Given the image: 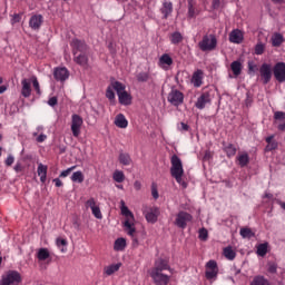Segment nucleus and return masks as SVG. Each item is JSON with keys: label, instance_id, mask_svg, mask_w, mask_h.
<instances>
[{"label": "nucleus", "instance_id": "f257e3e1", "mask_svg": "<svg viewBox=\"0 0 285 285\" xmlns=\"http://www.w3.org/2000/svg\"><path fill=\"white\" fill-rule=\"evenodd\" d=\"M164 271L173 273V267H170V257L160 255L155 259L154 266L148 271V275L151 277L155 285L170 284V276L164 274Z\"/></svg>", "mask_w": 285, "mask_h": 285}, {"label": "nucleus", "instance_id": "f03ea898", "mask_svg": "<svg viewBox=\"0 0 285 285\" xmlns=\"http://www.w3.org/2000/svg\"><path fill=\"white\" fill-rule=\"evenodd\" d=\"M71 47L73 49V61L78 63V66H82V68H88V56L85 53L87 47L86 42L73 39L71 41Z\"/></svg>", "mask_w": 285, "mask_h": 285}, {"label": "nucleus", "instance_id": "7ed1b4c3", "mask_svg": "<svg viewBox=\"0 0 285 285\" xmlns=\"http://www.w3.org/2000/svg\"><path fill=\"white\" fill-rule=\"evenodd\" d=\"M170 161H171V168H170L171 177L176 179L179 186L187 188L188 184L184 181V165L181 164V159L177 155H174L171 156Z\"/></svg>", "mask_w": 285, "mask_h": 285}, {"label": "nucleus", "instance_id": "20e7f679", "mask_svg": "<svg viewBox=\"0 0 285 285\" xmlns=\"http://www.w3.org/2000/svg\"><path fill=\"white\" fill-rule=\"evenodd\" d=\"M120 210L122 217H125L124 226L126 233L130 237H135V215L130 209H128V206H126V203L124 200L120 202Z\"/></svg>", "mask_w": 285, "mask_h": 285}, {"label": "nucleus", "instance_id": "39448f33", "mask_svg": "<svg viewBox=\"0 0 285 285\" xmlns=\"http://www.w3.org/2000/svg\"><path fill=\"white\" fill-rule=\"evenodd\" d=\"M111 87L117 92L118 101L121 106H130L132 104V95L126 90V85L119 81H112Z\"/></svg>", "mask_w": 285, "mask_h": 285}, {"label": "nucleus", "instance_id": "423d86ee", "mask_svg": "<svg viewBox=\"0 0 285 285\" xmlns=\"http://www.w3.org/2000/svg\"><path fill=\"white\" fill-rule=\"evenodd\" d=\"M198 48L202 50V52H213V50L217 48V37L213 33L205 35L198 42Z\"/></svg>", "mask_w": 285, "mask_h": 285}, {"label": "nucleus", "instance_id": "0eeeda50", "mask_svg": "<svg viewBox=\"0 0 285 285\" xmlns=\"http://www.w3.org/2000/svg\"><path fill=\"white\" fill-rule=\"evenodd\" d=\"M21 284V274L17 271H8L1 276L0 285H19Z\"/></svg>", "mask_w": 285, "mask_h": 285}, {"label": "nucleus", "instance_id": "6e6552de", "mask_svg": "<svg viewBox=\"0 0 285 285\" xmlns=\"http://www.w3.org/2000/svg\"><path fill=\"white\" fill-rule=\"evenodd\" d=\"M259 75L263 83H269L271 79H273V66L264 62L259 68Z\"/></svg>", "mask_w": 285, "mask_h": 285}, {"label": "nucleus", "instance_id": "1a4fd4ad", "mask_svg": "<svg viewBox=\"0 0 285 285\" xmlns=\"http://www.w3.org/2000/svg\"><path fill=\"white\" fill-rule=\"evenodd\" d=\"M205 268L206 279H215V277H217V275L219 274V267L217 266L216 261L210 259L209 262H207Z\"/></svg>", "mask_w": 285, "mask_h": 285}, {"label": "nucleus", "instance_id": "9d476101", "mask_svg": "<svg viewBox=\"0 0 285 285\" xmlns=\"http://www.w3.org/2000/svg\"><path fill=\"white\" fill-rule=\"evenodd\" d=\"M81 126H83V118L77 114H73L71 116V132L73 137H79V135H81Z\"/></svg>", "mask_w": 285, "mask_h": 285}, {"label": "nucleus", "instance_id": "9b49d317", "mask_svg": "<svg viewBox=\"0 0 285 285\" xmlns=\"http://www.w3.org/2000/svg\"><path fill=\"white\" fill-rule=\"evenodd\" d=\"M189 222H193V215L187 212H179L176 215L175 224L178 228H186Z\"/></svg>", "mask_w": 285, "mask_h": 285}, {"label": "nucleus", "instance_id": "f8f14e48", "mask_svg": "<svg viewBox=\"0 0 285 285\" xmlns=\"http://www.w3.org/2000/svg\"><path fill=\"white\" fill-rule=\"evenodd\" d=\"M273 73L278 81V83H284L285 81V62H277L273 68Z\"/></svg>", "mask_w": 285, "mask_h": 285}, {"label": "nucleus", "instance_id": "ddd939ff", "mask_svg": "<svg viewBox=\"0 0 285 285\" xmlns=\"http://www.w3.org/2000/svg\"><path fill=\"white\" fill-rule=\"evenodd\" d=\"M167 99L171 106H181V104H184V94L177 89H174L169 92Z\"/></svg>", "mask_w": 285, "mask_h": 285}, {"label": "nucleus", "instance_id": "4468645a", "mask_svg": "<svg viewBox=\"0 0 285 285\" xmlns=\"http://www.w3.org/2000/svg\"><path fill=\"white\" fill-rule=\"evenodd\" d=\"M56 81H66L70 77V71L66 67L56 68L53 71Z\"/></svg>", "mask_w": 285, "mask_h": 285}, {"label": "nucleus", "instance_id": "2eb2a0df", "mask_svg": "<svg viewBox=\"0 0 285 285\" xmlns=\"http://www.w3.org/2000/svg\"><path fill=\"white\" fill-rule=\"evenodd\" d=\"M21 86H22V89H21V95L22 97L24 98H28L30 97V95H32V82H31V78H23L21 80Z\"/></svg>", "mask_w": 285, "mask_h": 285}, {"label": "nucleus", "instance_id": "dca6fc26", "mask_svg": "<svg viewBox=\"0 0 285 285\" xmlns=\"http://www.w3.org/2000/svg\"><path fill=\"white\" fill-rule=\"evenodd\" d=\"M229 41L230 43H236V45L243 43L244 32L239 29L232 30L229 33Z\"/></svg>", "mask_w": 285, "mask_h": 285}, {"label": "nucleus", "instance_id": "f3484780", "mask_svg": "<svg viewBox=\"0 0 285 285\" xmlns=\"http://www.w3.org/2000/svg\"><path fill=\"white\" fill-rule=\"evenodd\" d=\"M158 66L163 70H168L173 66V58L170 55L164 53L158 60Z\"/></svg>", "mask_w": 285, "mask_h": 285}, {"label": "nucleus", "instance_id": "a211bd4d", "mask_svg": "<svg viewBox=\"0 0 285 285\" xmlns=\"http://www.w3.org/2000/svg\"><path fill=\"white\" fill-rule=\"evenodd\" d=\"M42 23H43V16H41V14H35L29 20V27L32 30H39V28H41Z\"/></svg>", "mask_w": 285, "mask_h": 285}, {"label": "nucleus", "instance_id": "6ab92c4d", "mask_svg": "<svg viewBox=\"0 0 285 285\" xmlns=\"http://www.w3.org/2000/svg\"><path fill=\"white\" fill-rule=\"evenodd\" d=\"M191 83L195 88L202 87V83H204V71H202V69H198L193 73Z\"/></svg>", "mask_w": 285, "mask_h": 285}, {"label": "nucleus", "instance_id": "aec40b11", "mask_svg": "<svg viewBox=\"0 0 285 285\" xmlns=\"http://www.w3.org/2000/svg\"><path fill=\"white\" fill-rule=\"evenodd\" d=\"M145 217L147 222H149L150 224H155V222H157V218L159 217V208L154 207L149 209L148 212H146Z\"/></svg>", "mask_w": 285, "mask_h": 285}, {"label": "nucleus", "instance_id": "412c9836", "mask_svg": "<svg viewBox=\"0 0 285 285\" xmlns=\"http://www.w3.org/2000/svg\"><path fill=\"white\" fill-rule=\"evenodd\" d=\"M160 12L164 19H168V17L173 14V2L164 1L163 7L160 8Z\"/></svg>", "mask_w": 285, "mask_h": 285}, {"label": "nucleus", "instance_id": "4be33fe9", "mask_svg": "<svg viewBox=\"0 0 285 285\" xmlns=\"http://www.w3.org/2000/svg\"><path fill=\"white\" fill-rule=\"evenodd\" d=\"M206 104H210V96L208 94H203L196 101V108H198V110H204Z\"/></svg>", "mask_w": 285, "mask_h": 285}, {"label": "nucleus", "instance_id": "5701e85b", "mask_svg": "<svg viewBox=\"0 0 285 285\" xmlns=\"http://www.w3.org/2000/svg\"><path fill=\"white\" fill-rule=\"evenodd\" d=\"M236 161L240 168H245V166H248L250 161V156H248V153H240L236 157Z\"/></svg>", "mask_w": 285, "mask_h": 285}, {"label": "nucleus", "instance_id": "b1692460", "mask_svg": "<svg viewBox=\"0 0 285 285\" xmlns=\"http://www.w3.org/2000/svg\"><path fill=\"white\" fill-rule=\"evenodd\" d=\"M115 126H117V128H128V119H126V116H124V114H118L116 116Z\"/></svg>", "mask_w": 285, "mask_h": 285}, {"label": "nucleus", "instance_id": "393cba45", "mask_svg": "<svg viewBox=\"0 0 285 285\" xmlns=\"http://www.w3.org/2000/svg\"><path fill=\"white\" fill-rule=\"evenodd\" d=\"M38 175L40 176L41 184H46V179L48 178V166L40 163L38 165Z\"/></svg>", "mask_w": 285, "mask_h": 285}, {"label": "nucleus", "instance_id": "a878e982", "mask_svg": "<svg viewBox=\"0 0 285 285\" xmlns=\"http://www.w3.org/2000/svg\"><path fill=\"white\" fill-rule=\"evenodd\" d=\"M239 235L243 237V239H253V237H255V232L248 227H242Z\"/></svg>", "mask_w": 285, "mask_h": 285}, {"label": "nucleus", "instance_id": "bb28decb", "mask_svg": "<svg viewBox=\"0 0 285 285\" xmlns=\"http://www.w3.org/2000/svg\"><path fill=\"white\" fill-rule=\"evenodd\" d=\"M230 70L235 77H239L242 75V62L239 60H235L230 63Z\"/></svg>", "mask_w": 285, "mask_h": 285}, {"label": "nucleus", "instance_id": "cd10ccee", "mask_svg": "<svg viewBox=\"0 0 285 285\" xmlns=\"http://www.w3.org/2000/svg\"><path fill=\"white\" fill-rule=\"evenodd\" d=\"M282 43H284V36H282V33H274L272 36V46L279 48Z\"/></svg>", "mask_w": 285, "mask_h": 285}, {"label": "nucleus", "instance_id": "c85d7f7f", "mask_svg": "<svg viewBox=\"0 0 285 285\" xmlns=\"http://www.w3.org/2000/svg\"><path fill=\"white\" fill-rule=\"evenodd\" d=\"M71 181H73L75 184H83V179H85V176H83V173L78 170V171H75L71 177H70Z\"/></svg>", "mask_w": 285, "mask_h": 285}, {"label": "nucleus", "instance_id": "c756f323", "mask_svg": "<svg viewBox=\"0 0 285 285\" xmlns=\"http://www.w3.org/2000/svg\"><path fill=\"white\" fill-rule=\"evenodd\" d=\"M119 268H121V263L112 264V265L105 267V273L107 275H115V273H117V271H119Z\"/></svg>", "mask_w": 285, "mask_h": 285}, {"label": "nucleus", "instance_id": "7c9ffc66", "mask_svg": "<svg viewBox=\"0 0 285 285\" xmlns=\"http://www.w3.org/2000/svg\"><path fill=\"white\" fill-rule=\"evenodd\" d=\"M112 179L114 181H116L117 184H122V181L126 180V175L124 174V171L121 170H115L114 175H112Z\"/></svg>", "mask_w": 285, "mask_h": 285}, {"label": "nucleus", "instance_id": "2f4dec72", "mask_svg": "<svg viewBox=\"0 0 285 285\" xmlns=\"http://www.w3.org/2000/svg\"><path fill=\"white\" fill-rule=\"evenodd\" d=\"M250 285H271V282H268L264 276H256L252 281Z\"/></svg>", "mask_w": 285, "mask_h": 285}, {"label": "nucleus", "instance_id": "473e14b6", "mask_svg": "<svg viewBox=\"0 0 285 285\" xmlns=\"http://www.w3.org/2000/svg\"><path fill=\"white\" fill-rule=\"evenodd\" d=\"M119 161L122 164V166H130V164H132V159L130 158V155L125 153H121L119 155Z\"/></svg>", "mask_w": 285, "mask_h": 285}, {"label": "nucleus", "instance_id": "72a5a7b5", "mask_svg": "<svg viewBox=\"0 0 285 285\" xmlns=\"http://www.w3.org/2000/svg\"><path fill=\"white\" fill-rule=\"evenodd\" d=\"M224 150L227 157H235V155H237V148L233 144L225 146Z\"/></svg>", "mask_w": 285, "mask_h": 285}, {"label": "nucleus", "instance_id": "f704fd0d", "mask_svg": "<svg viewBox=\"0 0 285 285\" xmlns=\"http://www.w3.org/2000/svg\"><path fill=\"white\" fill-rule=\"evenodd\" d=\"M275 136H269L266 138L267 141V146H266V150L271 151V150H275L277 148V141H273Z\"/></svg>", "mask_w": 285, "mask_h": 285}, {"label": "nucleus", "instance_id": "c9c22d12", "mask_svg": "<svg viewBox=\"0 0 285 285\" xmlns=\"http://www.w3.org/2000/svg\"><path fill=\"white\" fill-rule=\"evenodd\" d=\"M183 40H184V37L178 31L171 33L170 41L175 46H177V43H181Z\"/></svg>", "mask_w": 285, "mask_h": 285}, {"label": "nucleus", "instance_id": "e433bc0d", "mask_svg": "<svg viewBox=\"0 0 285 285\" xmlns=\"http://www.w3.org/2000/svg\"><path fill=\"white\" fill-rule=\"evenodd\" d=\"M114 248H115V250H124V248H126V239L125 238H118L115 242Z\"/></svg>", "mask_w": 285, "mask_h": 285}, {"label": "nucleus", "instance_id": "4c0bfd02", "mask_svg": "<svg viewBox=\"0 0 285 285\" xmlns=\"http://www.w3.org/2000/svg\"><path fill=\"white\" fill-rule=\"evenodd\" d=\"M266 50V45L262 41H258L254 48L255 55H264Z\"/></svg>", "mask_w": 285, "mask_h": 285}, {"label": "nucleus", "instance_id": "58836bf2", "mask_svg": "<svg viewBox=\"0 0 285 285\" xmlns=\"http://www.w3.org/2000/svg\"><path fill=\"white\" fill-rule=\"evenodd\" d=\"M197 17V11H195V7L193 6V0H188V18L195 19Z\"/></svg>", "mask_w": 285, "mask_h": 285}, {"label": "nucleus", "instance_id": "ea45409f", "mask_svg": "<svg viewBox=\"0 0 285 285\" xmlns=\"http://www.w3.org/2000/svg\"><path fill=\"white\" fill-rule=\"evenodd\" d=\"M223 257L225 259H229L230 262H233V259H235V257H237V253H235V250H224Z\"/></svg>", "mask_w": 285, "mask_h": 285}, {"label": "nucleus", "instance_id": "a19ab883", "mask_svg": "<svg viewBox=\"0 0 285 285\" xmlns=\"http://www.w3.org/2000/svg\"><path fill=\"white\" fill-rule=\"evenodd\" d=\"M98 206H99V203H97L95 198H89L86 202V208H90V210L96 209Z\"/></svg>", "mask_w": 285, "mask_h": 285}, {"label": "nucleus", "instance_id": "79ce46f5", "mask_svg": "<svg viewBox=\"0 0 285 285\" xmlns=\"http://www.w3.org/2000/svg\"><path fill=\"white\" fill-rule=\"evenodd\" d=\"M37 257L40 262H46V259H48L50 257V252L39 250Z\"/></svg>", "mask_w": 285, "mask_h": 285}, {"label": "nucleus", "instance_id": "37998d69", "mask_svg": "<svg viewBox=\"0 0 285 285\" xmlns=\"http://www.w3.org/2000/svg\"><path fill=\"white\" fill-rule=\"evenodd\" d=\"M31 83H32L37 95H41V87L39 86V80L36 78V76L31 77Z\"/></svg>", "mask_w": 285, "mask_h": 285}, {"label": "nucleus", "instance_id": "c03bdc74", "mask_svg": "<svg viewBox=\"0 0 285 285\" xmlns=\"http://www.w3.org/2000/svg\"><path fill=\"white\" fill-rule=\"evenodd\" d=\"M115 88H112V85H110L108 88H107V91H106V97L107 99H109V101H115Z\"/></svg>", "mask_w": 285, "mask_h": 285}, {"label": "nucleus", "instance_id": "a18cd8bd", "mask_svg": "<svg viewBox=\"0 0 285 285\" xmlns=\"http://www.w3.org/2000/svg\"><path fill=\"white\" fill-rule=\"evenodd\" d=\"M150 79V75L148 72H140L137 75V80L141 82H146Z\"/></svg>", "mask_w": 285, "mask_h": 285}, {"label": "nucleus", "instance_id": "49530a36", "mask_svg": "<svg viewBox=\"0 0 285 285\" xmlns=\"http://www.w3.org/2000/svg\"><path fill=\"white\" fill-rule=\"evenodd\" d=\"M91 213L96 219H104V215L101 214V208H99V205L95 209H91Z\"/></svg>", "mask_w": 285, "mask_h": 285}, {"label": "nucleus", "instance_id": "de8ad7c7", "mask_svg": "<svg viewBox=\"0 0 285 285\" xmlns=\"http://www.w3.org/2000/svg\"><path fill=\"white\" fill-rule=\"evenodd\" d=\"M151 197L159 199V190L157 188V183L151 184Z\"/></svg>", "mask_w": 285, "mask_h": 285}, {"label": "nucleus", "instance_id": "09e8293b", "mask_svg": "<svg viewBox=\"0 0 285 285\" xmlns=\"http://www.w3.org/2000/svg\"><path fill=\"white\" fill-rule=\"evenodd\" d=\"M274 119H275V121H284L285 112L284 111H275Z\"/></svg>", "mask_w": 285, "mask_h": 285}, {"label": "nucleus", "instance_id": "8fccbe9b", "mask_svg": "<svg viewBox=\"0 0 285 285\" xmlns=\"http://www.w3.org/2000/svg\"><path fill=\"white\" fill-rule=\"evenodd\" d=\"M75 168H77V166H71V167L67 168L66 170H62L60 173V177H68V175H70V173H72V170H75Z\"/></svg>", "mask_w": 285, "mask_h": 285}, {"label": "nucleus", "instance_id": "3c124183", "mask_svg": "<svg viewBox=\"0 0 285 285\" xmlns=\"http://www.w3.org/2000/svg\"><path fill=\"white\" fill-rule=\"evenodd\" d=\"M56 244H57L58 248H61L63 246H68V240L65 238H57Z\"/></svg>", "mask_w": 285, "mask_h": 285}, {"label": "nucleus", "instance_id": "603ef678", "mask_svg": "<svg viewBox=\"0 0 285 285\" xmlns=\"http://www.w3.org/2000/svg\"><path fill=\"white\" fill-rule=\"evenodd\" d=\"M46 139H48V136L46 134H40V135L38 134L36 136V141L38 144H43V141H46Z\"/></svg>", "mask_w": 285, "mask_h": 285}, {"label": "nucleus", "instance_id": "864d4df0", "mask_svg": "<svg viewBox=\"0 0 285 285\" xmlns=\"http://www.w3.org/2000/svg\"><path fill=\"white\" fill-rule=\"evenodd\" d=\"M199 239H202L203 242H206V239H208V230L206 229H200L199 230Z\"/></svg>", "mask_w": 285, "mask_h": 285}, {"label": "nucleus", "instance_id": "5fc2aeb1", "mask_svg": "<svg viewBox=\"0 0 285 285\" xmlns=\"http://www.w3.org/2000/svg\"><path fill=\"white\" fill-rule=\"evenodd\" d=\"M11 23L12 26H14V23H19L21 21V13H16L13 16H11Z\"/></svg>", "mask_w": 285, "mask_h": 285}, {"label": "nucleus", "instance_id": "6e6d98bb", "mask_svg": "<svg viewBox=\"0 0 285 285\" xmlns=\"http://www.w3.org/2000/svg\"><path fill=\"white\" fill-rule=\"evenodd\" d=\"M58 101L59 100L57 99V97H51L48 100V106H51V108H55V106H57Z\"/></svg>", "mask_w": 285, "mask_h": 285}, {"label": "nucleus", "instance_id": "4d7b16f0", "mask_svg": "<svg viewBox=\"0 0 285 285\" xmlns=\"http://www.w3.org/2000/svg\"><path fill=\"white\" fill-rule=\"evenodd\" d=\"M257 250H268V242L257 245Z\"/></svg>", "mask_w": 285, "mask_h": 285}, {"label": "nucleus", "instance_id": "13d9d810", "mask_svg": "<svg viewBox=\"0 0 285 285\" xmlns=\"http://www.w3.org/2000/svg\"><path fill=\"white\" fill-rule=\"evenodd\" d=\"M268 272H269V273H277V264H275V263H269V264H268Z\"/></svg>", "mask_w": 285, "mask_h": 285}, {"label": "nucleus", "instance_id": "bf43d9fd", "mask_svg": "<svg viewBox=\"0 0 285 285\" xmlns=\"http://www.w3.org/2000/svg\"><path fill=\"white\" fill-rule=\"evenodd\" d=\"M14 164V156L9 155L6 159V166H12Z\"/></svg>", "mask_w": 285, "mask_h": 285}, {"label": "nucleus", "instance_id": "052dcab7", "mask_svg": "<svg viewBox=\"0 0 285 285\" xmlns=\"http://www.w3.org/2000/svg\"><path fill=\"white\" fill-rule=\"evenodd\" d=\"M43 130H45L43 126H41V125L38 126V127L36 128V131L32 134L33 137H37V135L43 134Z\"/></svg>", "mask_w": 285, "mask_h": 285}, {"label": "nucleus", "instance_id": "680f3d73", "mask_svg": "<svg viewBox=\"0 0 285 285\" xmlns=\"http://www.w3.org/2000/svg\"><path fill=\"white\" fill-rule=\"evenodd\" d=\"M188 125L186 122H180V126H178V130H181L183 132L188 131Z\"/></svg>", "mask_w": 285, "mask_h": 285}, {"label": "nucleus", "instance_id": "e2e57ef3", "mask_svg": "<svg viewBox=\"0 0 285 285\" xmlns=\"http://www.w3.org/2000/svg\"><path fill=\"white\" fill-rule=\"evenodd\" d=\"M53 183L56 184L57 188H61V186H63V181H61L59 178L53 179Z\"/></svg>", "mask_w": 285, "mask_h": 285}, {"label": "nucleus", "instance_id": "0e129e2a", "mask_svg": "<svg viewBox=\"0 0 285 285\" xmlns=\"http://www.w3.org/2000/svg\"><path fill=\"white\" fill-rule=\"evenodd\" d=\"M134 188H135V190H141V181L136 180V181L134 183Z\"/></svg>", "mask_w": 285, "mask_h": 285}, {"label": "nucleus", "instance_id": "69168bd1", "mask_svg": "<svg viewBox=\"0 0 285 285\" xmlns=\"http://www.w3.org/2000/svg\"><path fill=\"white\" fill-rule=\"evenodd\" d=\"M266 253H268L267 250H256V255L258 257H266Z\"/></svg>", "mask_w": 285, "mask_h": 285}, {"label": "nucleus", "instance_id": "338daca9", "mask_svg": "<svg viewBox=\"0 0 285 285\" xmlns=\"http://www.w3.org/2000/svg\"><path fill=\"white\" fill-rule=\"evenodd\" d=\"M13 169L16 170V173H21L22 167H21L20 163H17Z\"/></svg>", "mask_w": 285, "mask_h": 285}, {"label": "nucleus", "instance_id": "774afa93", "mask_svg": "<svg viewBox=\"0 0 285 285\" xmlns=\"http://www.w3.org/2000/svg\"><path fill=\"white\" fill-rule=\"evenodd\" d=\"M277 128H278V130H281L282 132H284V131H285V122L278 124Z\"/></svg>", "mask_w": 285, "mask_h": 285}]
</instances>
